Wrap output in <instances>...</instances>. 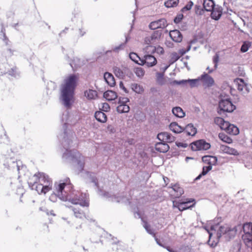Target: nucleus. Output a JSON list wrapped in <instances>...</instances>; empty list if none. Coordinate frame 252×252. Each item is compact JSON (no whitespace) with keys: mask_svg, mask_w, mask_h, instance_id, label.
<instances>
[{"mask_svg":"<svg viewBox=\"0 0 252 252\" xmlns=\"http://www.w3.org/2000/svg\"><path fill=\"white\" fill-rule=\"evenodd\" d=\"M193 2L191 1H189L188 3L182 9V12H185L190 10L193 6Z\"/></svg>","mask_w":252,"mask_h":252,"instance_id":"c03bdc74","label":"nucleus"},{"mask_svg":"<svg viewBox=\"0 0 252 252\" xmlns=\"http://www.w3.org/2000/svg\"><path fill=\"white\" fill-rule=\"evenodd\" d=\"M251 46V42L245 41L243 43L241 48V51L243 53L246 52Z\"/></svg>","mask_w":252,"mask_h":252,"instance_id":"37998d69","label":"nucleus"},{"mask_svg":"<svg viewBox=\"0 0 252 252\" xmlns=\"http://www.w3.org/2000/svg\"><path fill=\"white\" fill-rule=\"evenodd\" d=\"M219 137L221 141L226 143L230 144L232 142V139L224 133H220Z\"/></svg>","mask_w":252,"mask_h":252,"instance_id":"4c0bfd02","label":"nucleus"},{"mask_svg":"<svg viewBox=\"0 0 252 252\" xmlns=\"http://www.w3.org/2000/svg\"><path fill=\"white\" fill-rule=\"evenodd\" d=\"M199 80L202 82L203 85L206 87H210L214 84V79L208 74L204 73L199 77Z\"/></svg>","mask_w":252,"mask_h":252,"instance_id":"6e6552de","label":"nucleus"},{"mask_svg":"<svg viewBox=\"0 0 252 252\" xmlns=\"http://www.w3.org/2000/svg\"><path fill=\"white\" fill-rule=\"evenodd\" d=\"M161 33L160 32H159L158 31H156L153 33L152 36V38L153 39L159 38L161 35Z\"/></svg>","mask_w":252,"mask_h":252,"instance_id":"864d4df0","label":"nucleus"},{"mask_svg":"<svg viewBox=\"0 0 252 252\" xmlns=\"http://www.w3.org/2000/svg\"><path fill=\"white\" fill-rule=\"evenodd\" d=\"M242 238L245 245L252 250V235L243 234Z\"/></svg>","mask_w":252,"mask_h":252,"instance_id":"4be33fe9","label":"nucleus"},{"mask_svg":"<svg viewBox=\"0 0 252 252\" xmlns=\"http://www.w3.org/2000/svg\"><path fill=\"white\" fill-rule=\"evenodd\" d=\"M131 89L137 94H141L144 92V89L142 86L137 83H133L131 85Z\"/></svg>","mask_w":252,"mask_h":252,"instance_id":"473e14b6","label":"nucleus"},{"mask_svg":"<svg viewBox=\"0 0 252 252\" xmlns=\"http://www.w3.org/2000/svg\"><path fill=\"white\" fill-rule=\"evenodd\" d=\"M129 101V99L127 97H120L119 98V104H126V102Z\"/></svg>","mask_w":252,"mask_h":252,"instance_id":"603ef678","label":"nucleus"},{"mask_svg":"<svg viewBox=\"0 0 252 252\" xmlns=\"http://www.w3.org/2000/svg\"><path fill=\"white\" fill-rule=\"evenodd\" d=\"M243 230L245 235H252V222H245L243 225Z\"/></svg>","mask_w":252,"mask_h":252,"instance_id":"393cba45","label":"nucleus"},{"mask_svg":"<svg viewBox=\"0 0 252 252\" xmlns=\"http://www.w3.org/2000/svg\"><path fill=\"white\" fill-rule=\"evenodd\" d=\"M190 46H189L187 50L181 49L179 50L177 54L179 55V56L181 57L183 56L184 55H185L187 52H188L190 50Z\"/></svg>","mask_w":252,"mask_h":252,"instance_id":"09e8293b","label":"nucleus"},{"mask_svg":"<svg viewBox=\"0 0 252 252\" xmlns=\"http://www.w3.org/2000/svg\"><path fill=\"white\" fill-rule=\"evenodd\" d=\"M103 97L108 101L115 100L117 97L116 92L112 91H106L103 94Z\"/></svg>","mask_w":252,"mask_h":252,"instance_id":"5701e85b","label":"nucleus"},{"mask_svg":"<svg viewBox=\"0 0 252 252\" xmlns=\"http://www.w3.org/2000/svg\"><path fill=\"white\" fill-rule=\"evenodd\" d=\"M220 111L232 112L235 109L236 107L228 99L221 100L219 102Z\"/></svg>","mask_w":252,"mask_h":252,"instance_id":"39448f33","label":"nucleus"},{"mask_svg":"<svg viewBox=\"0 0 252 252\" xmlns=\"http://www.w3.org/2000/svg\"><path fill=\"white\" fill-rule=\"evenodd\" d=\"M79 223V225L78 226H74L73 225V224H72V225L76 228V229H79V228H81V225H82V223L81 222H78Z\"/></svg>","mask_w":252,"mask_h":252,"instance_id":"052dcab7","label":"nucleus"},{"mask_svg":"<svg viewBox=\"0 0 252 252\" xmlns=\"http://www.w3.org/2000/svg\"><path fill=\"white\" fill-rule=\"evenodd\" d=\"M212 168V166L211 165L204 166L203 167L202 171L201 174H200L196 178V180H198L200 179V178L202 176H204L206 175Z\"/></svg>","mask_w":252,"mask_h":252,"instance_id":"c9c22d12","label":"nucleus"},{"mask_svg":"<svg viewBox=\"0 0 252 252\" xmlns=\"http://www.w3.org/2000/svg\"><path fill=\"white\" fill-rule=\"evenodd\" d=\"M167 26L166 20L164 18H161L151 22L149 25V28L151 30H154L158 29H164Z\"/></svg>","mask_w":252,"mask_h":252,"instance_id":"423d86ee","label":"nucleus"},{"mask_svg":"<svg viewBox=\"0 0 252 252\" xmlns=\"http://www.w3.org/2000/svg\"><path fill=\"white\" fill-rule=\"evenodd\" d=\"M182 19V17H178V18L176 17L174 19V22L175 23H179L181 19Z\"/></svg>","mask_w":252,"mask_h":252,"instance_id":"bf43d9fd","label":"nucleus"},{"mask_svg":"<svg viewBox=\"0 0 252 252\" xmlns=\"http://www.w3.org/2000/svg\"><path fill=\"white\" fill-rule=\"evenodd\" d=\"M117 110L119 113H127L129 111V107L126 104H121L117 107Z\"/></svg>","mask_w":252,"mask_h":252,"instance_id":"2f4dec72","label":"nucleus"},{"mask_svg":"<svg viewBox=\"0 0 252 252\" xmlns=\"http://www.w3.org/2000/svg\"><path fill=\"white\" fill-rule=\"evenodd\" d=\"M104 78L108 85L113 87L116 84V82L113 75L109 72H105L104 74Z\"/></svg>","mask_w":252,"mask_h":252,"instance_id":"f3484780","label":"nucleus"},{"mask_svg":"<svg viewBox=\"0 0 252 252\" xmlns=\"http://www.w3.org/2000/svg\"><path fill=\"white\" fill-rule=\"evenodd\" d=\"M207 70H208V73H212L213 71V69H210L209 67H208L207 68Z\"/></svg>","mask_w":252,"mask_h":252,"instance_id":"0e129e2a","label":"nucleus"},{"mask_svg":"<svg viewBox=\"0 0 252 252\" xmlns=\"http://www.w3.org/2000/svg\"><path fill=\"white\" fill-rule=\"evenodd\" d=\"M4 38L5 39V40H6V43L7 44V42L8 41V38H7V37L6 36L5 34H4Z\"/></svg>","mask_w":252,"mask_h":252,"instance_id":"338daca9","label":"nucleus"},{"mask_svg":"<svg viewBox=\"0 0 252 252\" xmlns=\"http://www.w3.org/2000/svg\"><path fill=\"white\" fill-rule=\"evenodd\" d=\"M183 131L187 135L194 136L197 132V129L192 124H189L184 128Z\"/></svg>","mask_w":252,"mask_h":252,"instance_id":"dca6fc26","label":"nucleus"},{"mask_svg":"<svg viewBox=\"0 0 252 252\" xmlns=\"http://www.w3.org/2000/svg\"><path fill=\"white\" fill-rule=\"evenodd\" d=\"M211 11L212 18L216 20L219 19L222 15V8L220 7L214 6Z\"/></svg>","mask_w":252,"mask_h":252,"instance_id":"4468645a","label":"nucleus"},{"mask_svg":"<svg viewBox=\"0 0 252 252\" xmlns=\"http://www.w3.org/2000/svg\"><path fill=\"white\" fill-rule=\"evenodd\" d=\"M180 58L179 55L177 54V52H172L171 53L170 55V59H169V63L170 64H172L176 62L177 60H178Z\"/></svg>","mask_w":252,"mask_h":252,"instance_id":"58836bf2","label":"nucleus"},{"mask_svg":"<svg viewBox=\"0 0 252 252\" xmlns=\"http://www.w3.org/2000/svg\"><path fill=\"white\" fill-rule=\"evenodd\" d=\"M227 229L225 228L224 226H221L220 227V231L223 234H224L227 232Z\"/></svg>","mask_w":252,"mask_h":252,"instance_id":"13d9d810","label":"nucleus"},{"mask_svg":"<svg viewBox=\"0 0 252 252\" xmlns=\"http://www.w3.org/2000/svg\"><path fill=\"white\" fill-rule=\"evenodd\" d=\"M157 63V60L156 58L152 55L147 54L145 55L144 57L140 60L139 65H144L148 67H151L155 66Z\"/></svg>","mask_w":252,"mask_h":252,"instance_id":"20e7f679","label":"nucleus"},{"mask_svg":"<svg viewBox=\"0 0 252 252\" xmlns=\"http://www.w3.org/2000/svg\"><path fill=\"white\" fill-rule=\"evenodd\" d=\"M69 201L73 204H79L83 207H89V202L87 200H83L80 197V195H75L73 197H70L68 198Z\"/></svg>","mask_w":252,"mask_h":252,"instance_id":"0eeeda50","label":"nucleus"},{"mask_svg":"<svg viewBox=\"0 0 252 252\" xmlns=\"http://www.w3.org/2000/svg\"><path fill=\"white\" fill-rule=\"evenodd\" d=\"M173 114L179 118H183L185 116V113L180 107H176L172 109Z\"/></svg>","mask_w":252,"mask_h":252,"instance_id":"cd10ccee","label":"nucleus"},{"mask_svg":"<svg viewBox=\"0 0 252 252\" xmlns=\"http://www.w3.org/2000/svg\"><path fill=\"white\" fill-rule=\"evenodd\" d=\"M220 149L221 153L227 155L237 156L240 154L239 152L237 149L225 145H220Z\"/></svg>","mask_w":252,"mask_h":252,"instance_id":"1a4fd4ad","label":"nucleus"},{"mask_svg":"<svg viewBox=\"0 0 252 252\" xmlns=\"http://www.w3.org/2000/svg\"><path fill=\"white\" fill-rule=\"evenodd\" d=\"M72 211L74 212V215L76 218H78L81 220L86 218V214L80 208L73 207Z\"/></svg>","mask_w":252,"mask_h":252,"instance_id":"aec40b11","label":"nucleus"},{"mask_svg":"<svg viewBox=\"0 0 252 252\" xmlns=\"http://www.w3.org/2000/svg\"><path fill=\"white\" fill-rule=\"evenodd\" d=\"M114 72L115 75L119 77H122L124 76L123 72L118 67H115L114 69Z\"/></svg>","mask_w":252,"mask_h":252,"instance_id":"49530a36","label":"nucleus"},{"mask_svg":"<svg viewBox=\"0 0 252 252\" xmlns=\"http://www.w3.org/2000/svg\"><path fill=\"white\" fill-rule=\"evenodd\" d=\"M163 74L162 73H157V80H158V82L160 84H162V82L163 80Z\"/></svg>","mask_w":252,"mask_h":252,"instance_id":"3c124183","label":"nucleus"},{"mask_svg":"<svg viewBox=\"0 0 252 252\" xmlns=\"http://www.w3.org/2000/svg\"><path fill=\"white\" fill-rule=\"evenodd\" d=\"M95 119L101 123H105L107 118L106 114L102 111H97L94 115Z\"/></svg>","mask_w":252,"mask_h":252,"instance_id":"b1692460","label":"nucleus"},{"mask_svg":"<svg viewBox=\"0 0 252 252\" xmlns=\"http://www.w3.org/2000/svg\"><path fill=\"white\" fill-rule=\"evenodd\" d=\"M170 129L175 133H180L184 131V128L176 122L171 123L169 125Z\"/></svg>","mask_w":252,"mask_h":252,"instance_id":"a878e982","label":"nucleus"},{"mask_svg":"<svg viewBox=\"0 0 252 252\" xmlns=\"http://www.w3.org/2000/svg\"><path fill=\"white\" fill-rule=\"evenodd\" d=\"M224 130L227 133L232 135H237L239 132V129L236 126L230 124L229 122H228L226 125V128H224Z\"/></svg>","mask_w":252,"mask_h":252,"instance_id":"2eb2a0df","label":"nucleus"},{"mask_svg":"<svg viewBox=\"0 0 252 252\" xmlns=\"http://www.w3.org/2000/svg\"><path fill=\"white\" fill-rule=\"evenodd\" d=\"M195 204V202L193 203L192 205H184L181 203V201H174L173 202V206L177 208L180 211H183L187 209H189L192 207H193Z\"/></svg>","mask_w":252,"mask_h":252,"instance_id":"a211bd4d","label":"nucleus"},{"mask_svg":"<svg viewBox=\"0 0 252 252\" xmlns=\"http://www.w3.org/2000/svg\"><path fill=\"white\" fill-rule=\"evenodd\" d=\"M134 72L139 77H143L145 74L144 70L140 67H135L134 69Z\"/></svg>","mask_w":252,"mask_h":252,"instance_id":"79ce46f5","label":"nucleus"},{"mask_svg":"<svg viewBox=\"0 0 252 252\" xmlns=\"http://www.w3.org/2000/svg\"><path fill=\"white\" fill-rule=\"evenodd\" d=\"M179 0H167L164 2V5L167 8L174 7L177 6Z\"/></svg>","mask_w":252,"mask_h":252,"instance_id":"72a5a7b5","label":"nucleus"},{"mask_svg":"<svg viewBox=\"0 0 252 252\" xmlns=\"http://www.w3.org/2000/svg\"><path fill=\"white\" fill-rule=\"evenodd\" d=\"M85 95L89 99H93L97 97V93L94 90H89L85 92Z\"/></svg>","mask_w":252,"mask_h":252,"instance_id":"7c9ffc66","label":"nucleus"},{"mask_svg":"<svg viewBox=\"0 0 252 252\" xmlns=\"http://www.w3.org/2000/svg\"><path fill=\"white\" fill-rule=\"evenodd\" d=\"M172 189L174 191L173 195L175 197H179L184 193V190L179 184H174L172 186Z\"/></svg>","mask_w":252,"mask_h":252,"instance_id":"412c9836","label":"nucleus"},{"mask_svg":"<svg viewBox=\"0 0 252 252\" xmlns=\"http://www.w3.org/2000/svg\"><path fill=\"white\" fill-rule=\"evenodd\" d=\"M167 250L169 252H176V251H174L173 249L170 248L169 247H167L166 248Z\"/></svg>","mask_w":252,"mask_h":252,"instance_id":"680f3d73","label":"nucleus"},{"mask_svg":"<svg viewBox=\"0 0 252 252\" xmlns=\"http://www.w3.org/2000/svg\"><path fill=\"white\" fill-rule=\"evenodd\" d=\"M215 6L214 1L212 0H204L203 7L207 11H211Z\"/></svg>","mask_w":252,"mask_h":252,"instance_id":"c85d7f7f","label":"nucleus"},{"mask_svg":"<svg viewBox=\"0 0 252 252\" xmlns=\"http://www.w3.org/2000/svg\"><path fill=\"white\" fill-rule=\"evenodd\" d=\"M169 147L165 142H160L155 145V149L160 153H165L168 151Z\"/></svg>","mask_w":252,"mask_h":252,"instance_id":"ddd939ff","label":"nucleus"},{"mask_svg":"<svg viewBox=\"0 0 252 252\" xmlns=\"http://www.w3.org/2000/svg\"><path fill=\"white\" fill-rule=\"evenodd\" d=\"M113 246H114V247H116L115 248L116 249V250H118V244H113Z\"/></svg>","mask_w":252,"mask_h":252,"instance_id":"69168bd1","label":"nucleus"},{"mask_svg":"<svg viewBox=\"0 0 252 252\" xmlns=\"http://www.w3.org/2000/svg\"><path fill=\"white\" fill-rule=\"evenodd\" d=\"M191 148L193 151L207 150L210 149V144L204 140H199L190 144Z\"/></svg>","mask_w":252,"mask_h":252,"instance_id":"7ed1b4c3","label":"nucleus"},{"mask_svg":"<svg viewBox=\"0 0 252 252\" xmlns=\"http://www.w3.org/2000/svg\"><path fill=\"white\" fill-rule=\"evenodd\" d=\"M28 184L38 194H46L52 189V181L43 172H38L29 179Z\"/></svg>","mask_w":252,"mask_h":252,"instance_id":"f257e3e1","label":"nucleus"},{"mask_svg":"<svg viewBox=\"0 0 252 252\" xmlns=\"http://www.w3.org/2000/svg\"><path fill=\"white\" fill-rule=\"evenodd\" d=\"M234 83L237 85V89L240 91H242L246 87L245 83L242 79L236 78L234 80Z\"/></svg>","mask_w":252,"mask_h":252,"instance_id":"c756f323","label":"nucleus"},{"mask_svg":"<svg viewBox=\"0 0 252 252\" xmlns=\"http://www.w3.org/2000/svg\"><path fill=\"white\" fill-rule=\"evenodd\" d=\"M142 221L143 223V227L146 230V231L150 234L155 235V233L153 229L151 228V225L148 223L146 220H145L142 219Z\"/></svg>","mask_w":252,"mask_h":252,"instance_id":"ea45409f","label":"nucleus"},{"mask_svg":"<svg viewBox=\"0 0 252 252\" xmlns=\"http://www.w3.org/2000/svg\"><path fill=\"white\" fill-rule=\"evenodd\" d=\"M208 233L209 234V239L208 241V244L211 247L215 248L217 246L219 242V239L216 238L215 240H213L212 238V234L209 231H208Z\"/></svg>","mask_w":252,"mask_h":252,"instance_id":"e433bc0d","label":"nucleus"},{"mask_svg":"<svg viewBox=\"0 0 252 252\" xmlns=\"http://www.w3.org/2000/svg\"><path fill=\"white\" fill-rule=\"evenodd\" d=\"M77 77L72 74L64 80L62 88V96L64 106L69 108L71 106V101H73L74 90L77 85Z\"/></svg>","mask_w":252,"mask_h":252,"instance_id":"f03ea898","label":"nucleus"},{"mask_svg":"<svg viewBox=\"0 0 252 252\" xmlns=\"http://www.w3.org/2000/svg\"><path fill=\"white\" fill-rule=\"evenodd\" d=\"M170 64L168 65H166V66H165L163 69V71L164 72L168 67L169 66H170Z\"/></svg>","mask_w":252,"mask_h":252,"instance_id":"e2e57ef3","label":"nucleus"},{"mask_svg":"<svg viewBox=\"0 0 252 252\" xmlns=\"http://www.w3.org/2000/svg\"><path fill=\"white\" fill-rule=\"evenodd\" d=\"M69 186L66 183H60L56 187V190L58 195H63L65 197H68L66 192L65 191V188L66 186Z\"/></svg>","mask_w":252,"mask_h":252,"instance_id":"f8f14e48","label":"nucleus"},{"mask_svg":"<svg viewBox=\"0 0 252 252\" xmlns=\"http://www.w3.org/2000/svg\"><path fill=\"white\" fill-rule=\"evenodd\" d=\"M16 69H17V68L16 67H13V68H12L10 70H9L8 71V73L10 75H12V76H13V75H15V74H16Z\"/></svg>","mask_w":252,"mask_h":252,"instance_id":"6e6d98bb","label":"nucleus"},{"mask_svg":"<svg viewBox=\"0 0 252 252\" xmlns=\"http://www.w3.org/2000/svg\"><path fill=\"white\" fill-rule=\"evenodd\" d=\"M44 225V226L46 227L47 228H48V226L46 224H45Z\"/></svg>","mask_w":252,"mask_h":252,"instance_id":"774afa93","label":"nucleus"},{"mask_svg":"<svg viewBox=\"0 0 252 252\" xmlns=\"http://www.w3.org/2000/svg\"><path fill=\"white\" fill-rule=\"evenodd\" d=\"M119 87L120 88V89H121L122 90H123V91L126 93H128V91L127 90V89H126V88L124 86V83H123L122 81H121L120 82V84H119Z\"/></svg>","mask_w":252,"mask_h":252,"instance_id":"4d7b16f0","label":"nucleus"},{"mask_svg":"<svg viewBox=\"0 0 252 252\" xmlns=\"http://www.w3.org/2000/svg\"><path fill=\"white\" fill-rule=\"evenodd\" d=\"M110 107L109 105L107 103L102 104L101 110L103 111L108 112L110 110Z\"/></svg>","mask_w":252,"mask_h":252,"instance_id":"8fccbe9b","label":"nucleus"},{"mask_svg":"<svg viewBox=\"0 0 252 252\" xmlns=\"http://www.w3.org/2000/svg\"><path fill=\"white\" fill-rule=\"evenodd\" d=\"M178 201H181V203L184 205H187L189 204L190 203H194L195 200L194 199L192 198H187L185 199H181L180 200H179Z\"/></svg>","mask_w":252,"mask_h":252,"instance_id":"a18cd8bd","label":"nucleus"},{"mask_svg":"<svg viewBox=\"0 0 252 252\" xmlns=\"http://www.w3.org/2000/svg\"><path fill=\"white\" fill-rule=\"evenodd\" d=\"M148 47L152 48V50H151L152 53H154L156 52L159 55H162L164 53V49L162 47H160L159 46H158V47L149 46Z\"/></svg>","mask_w":252,"mask_h":252,"instance_id":"f704fd0d","label":"nucleus"},{"mask_svg":"<svg viewBox=\"0 0 252 252\" xmlns=\"http://www.w3.org/2000/svg\"><path fill=\"white\" fill-rule=\"evenodd\" d=\"M169 36L171 39L176 42H180L183 39V36L180 32L177 30L171 31Z\"/></svg>","mask_w":252,"mask_h":252,"instance_id":"9b49d317","label":"nucleus"},{"mask_svg":"<svg viewBox=\"0 0 252 252\" xmlns=\"http://www.w3.org/2000/svg\"><path fill=\"white\" fill-rule=\"evenodd\" d=\"M215 123L218 125L222 129L226 128L228 122L225 121L223 119L220 117H216L214 120Z\"/></svg>","mask_w":252,"mask_h":252,"instance_id":"bb28decb","label":"nucleus"},{"mask_svg":"<svg viewBox=\"0 0 252 252\" xmlns=\"http://www.w3.org/2000/svg\"><path fill=\"white\" fill-rule=\"evenodd\" d=\"M129 57L132 61L138 64H139V62H140V60L142 59V58H140L137 54L133 52L129 54Z\"/></svg>","mask_w":252,"mask_h":252,"instance_id":"a19ab883","label":"nucleus"},{"mask_svg":"<svg viewBox=\"0 0 252 252\" xmlns=\"http://www.w3.org/2000/svg\"><path fill=\"white\" fill-rule=\"evenodd\" d=\"M159 140L165 142H172L174 140V137L170 133L164 132L158 134L157 136Z\"/></svg>","mask_w":252,"mask_h":252,"instance_id":"9d476101","label":"nucleus"},{"mask_svg":"<svg viewBox=\"0 0 252 252\" xmlns=\"http://www.w3.org/2000/svg\"><path fill=\"white\" fill-rule=\"evenodd\" d=\"M213 63L215 64L214 67L215 69H217L218 67V63L219 61V55L218 54H216L213 57Z\"/></svg>","mask_w":252,"mask_h":252,"instance_id":"de8ad7c7","label":"nucleus"},{"mask_svg":"<svg viewBox=\"0 0 252 252\" xmlns=\"http://www.w3.org/2000/svg\"><path fill=\"white\" fill-rule=\"evenodd\" d=\"M199 78L197 79H194V80H189V82H190V85L191 87H194L195 86L196 84L199 81Z\"/></svg>","mask_w":252,"mask_h":252,"instance_id":"5fc2aeb1","label":"nucleus"},{"mask_svg":"<svg viewBox=\"0 0 252 252\" xmlns=\"http://www.w3.org/2000/svg\"><path fill=\"white\" fill-rule=\"evenodd\" d=\"M202 161L212 166L213 165H215L217 162V158L216 157L211 156H205L202 157Z\"/></svg>","mask_w":252,"mask_h":252,"instance_id":"6ab92c4d","label":"nucleus"}]
</instances>
